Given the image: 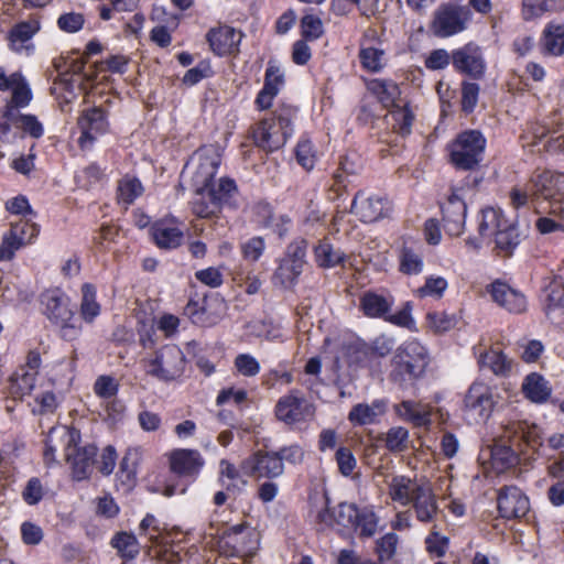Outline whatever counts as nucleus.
I'll list each match as a JSON object with an SVG mask.
<instances>
[{
  "label": "nucleus",
  "mask_w": 564,
  "mask_h": 564,
  "mask_svg": "<svg viewBox=\"0 0 564 564\" xmlns=\"http://www.w3.org/2000/svg\"><path fill=\"white\" fill-rule=\"evenodd\" d=\"M97 454L98 447L95 444L74 445L73 448L70 443L68 444L66 460L70 466L73 479L82 481L90 478Z\"/></svg>",
  "instance_id": "nucleus-24"
},
{
  "label": "nucleus",
  "mask_w": 564,
  "mask_h": 564,
  "mask_svg": "<svg viewBox=\"0 0 564 564\" xmlns=\"http://www.w3.org/2000/svg\"><path fill=\"white\" fill-rule=\"evenodd\" d=\"M119 381L110 375H100L94 382L93 391L101 400H110L119 392Z\"/></svg>",
  "instance_id": "nucleus-60"
},
{
  "label": "nucleus",
  "mask_w": 564,
  "mask_h": 564,
  "mask_svg": "<svg viewBox=\"0 0 564 564\" xmlns=\"http://www.w3.org/2000/svg\"><path fill=\"white\" fill-rule=\"evenodd\" d=\"M106 177L104 170L93 162L75 174L76 184L85 189H90L100 184Z\"/></svg>",
  "instance_id": "nucleus-56"
},
{
  "label": "nucleus",
  "mask_w": 564,
  "mask_h": 564,
  "mask_svg": "<svg viewBox=\"0 0 564 564\" xmlns=\"http://www.w3.org/2000/svg\"><path fill=\"white\" fill-rule=\"evenodd\" d=\"M521 390L528 400L536 404L545 403L552 393L549 381L538 372L525 376Z\"/></svg>",
  "instance_id": "nucleus-38"
},
{
  "label": "nucleus",
  "mask_w": 564,
  "mask_h": 564,
  "mask_svg": "<svg viewBox=\"0 0 564 564\" xmlns=\"http://www.w3.org/2000/svg\"><path fill=\"white\" fill-rule=\"evenodd\" d=\"M412 498L410 506L414 510L416 520L421 523L433 522L438 512V505L430 484L424 482L421 488H416Z\"/></svg>",
  "instance_id": "nucleus-28"
},
{
  "label": "nucleus",
  "mask_w": 564,
  "mask_h": 564,
  "mask_svg": "<svg viewBox=\"0 0 564 564\" xmlns=\"http://www.w3.org/2000/svg\"><path fill=\"white\" fill-rule=\"evenodd\" d=\"M241 469L249 477L274 479L284 474L285 467L276 451L258 449L241 462Z\"/></svg>",
  "instance_id": "nucleus-15"
},
{
  "label": "nucleus",
  "mask_w": 564,
  "mask_h": 564,
  "mask_svg": "<svg viewBox=\"0 0 564 564\" xmlns=\"http://www.w3.org/2000/svg\"><path fill=\"white\" fill-rule=\"evenodd\" d=\"M388 116L391 118V129L402 138L412 133V127L415 121V113L411 101L405 100L388 109Z\"/></svg>",
  "instance_id": "nucleus-35"
},
{
  "label": "nucleus",
  "mask_w": 564,
  "mask_h": 564,
  "mask_svg": "<svg viewBox=\"0 0 564 564\" xmlns=\"http://www.w3.org/2000/svg\"><path fill=\"white\" fill-rule=\"evenodd\" d=\"M86 324H94L101 314V304L97 300L95 284L85 282L80 286V303L77 312Z\"/></svg>",
  "instance_id": "nucleus-37"
},
{
  "label": "nucleus",
  "mask_w": 564,
  "mask_h": 564,
  "mask_svg": "<svg viewBox=\"0 0 564 564\" xmlns=\"http://www.w3.org/2000/svg\"><path fill=\"white\" fill-rule=\"evenodd\" d=\"M365 86L384 109H389L402 101L401 88L391 78L366 79Z\"/></svg>",
  "instance_id": "nucleus-29"
},
{
  "label": "nucleus",
  "mask_w": 564,
  "mask_h": 564,
  "mask_svg": "<svg viewBox=\"0 0 564 564\" xmlns=\"http://www.w3.org/2000/svg\"><path fill=\"white\" fill-rule=\"evenodd\" d=\"M40 29L41 24L37 19L15 23L8 32L10 48L20 51L14 47L15 43H25L30 41L40 31Z\"/></svg>",
  "instance_id": "nucleus-49"
},
{
  "label": "nucleus",
  "mask_w": 564,
  "mask_h": 564,
  "mask_svg": "<svg viewBox=\"0 0 564 564\" xmlns=\"http://www.w3.org/2000/svg\"><path fill=\"white\" fill-rule=\"evenodd\" d=\"M208 196L218 203V206L223 210L224 207L237 209L239 204L237 196L239 194L238 186L235 180L230 177H220L218 183L214 184L206 191Z\"/></svg>",
  "instance_id": "nucleus-36"
},
{
  "label": "nucleus",
  "mask_w": 564,
  "mask_h": 564,
  "mask_svg": "<svg viewBox=\"0 0 564 564\" xmlns=\"http://www.w3.org/2000/svg\"><path fill=\"white\" fill-rule=\"evenodd\" d=\"M83 323H85L77 310L74 308L66 317H63L53 327L57 336L65 341L78 340L83 334Z\"/></svg>",
  "instance_id": "nucleus-46"
},
{
  "label": "nucleus",
  "mask_w": 564,
  "mask_h": 564,
  "mask_svg": "<svg viewBox=\"0 0 564 564\" xmlns=\"http://www.w3.org/2000/svg\"><path fill=\"white\" fill-rule=\"evenodd\" d=\"M564 310V284L552 281L544 289L543 311L550 322H557Z\"/></svg>",
  "instance_id": "nucleus-40"
},
{
  "label": "nucleus",
  "mask_w": 564,
  "mask_h": 564,
  "mask_svg": "<svg viewBox=\"0 0 564 564\" xmlns=\"http://www.w3.org/2000/svg\"><path fill=\"white\" fill-rule=\"evenodd\" d=\"M497 509L502 519H521L530 511V500L519 487L502 486L497 495Z\"/></svg>",
  "instance_id": "nucleus-18"
},
{
  "label": "nucleus",
  "mask_w": 564,
  "mask_h": 564,
  "mask_svg": "<svg viewBox=\"0 0 564 564\" xmlns=\"http://www.w3.org/2000/svg\"><path fill=\"white\" fill-rule=\"evenodd\" d=\"M399 536L394 532H388L375 542L377 561L375 564H384L391 561L397 554Z\"/></svg>",
  "instance_id": "nucleus-51"
},
{
  "label": "nucleus",
  "mask_w": 564,
  "mask_h": 564,
  "mask_svg": "<svg viewBox=\"0 0 564 564\" xmlns=\"http://www.w3.org/2000/svg\"><path fill=\"white\" fill-rule=\"evenodd\" d=\"M383 50L369 46L361 47L358 56L364 69L369 73H379L383 68Z\"/></svg>",
  "instance_id": "nucleus-61"
},
{
  "label": "nucleus",
  "mask_w": 564,
  "mask_h": 564,
  "mask_svg": "<svg viewBox=\"0 0 564 564\" xmlns=\"http://www.w3.org/2000/svg\"><path fill=\"white\" fill-rule=\"evenodd\" d=\"M42 304L44 305L43 314L52 326L63 319V317H66L75 308L70 303V299L59 290L45 292L42 295Z\"/></svg>",
  "instance_id": "nucleus-30"
},
{
  "label": "nucleus",
  "mask_w": 564,
  "mask_h": 564,
  "mask_svg": "<svg viewBox=\"0 0 564 564\" xmlns=\"http://www.w3.org/2000/svg\"><path fill=\"white\" fill-rule=\"evenodd\" d=\"M141 447H129L122 456L116 473V488L123 494H130L138 482V471L142 463Z\"/></svg>",
  "instance_id": "nucleus-23"
},
{
  "label": "nucleus",
  "mask_w": 564,
  "mask_h": 564,
  "mask_svg": "<svg viewBox=\"0 0 564 564\" xmlns=\"http://www.w3.org/2000/svg\"><path fill=\"white\" fill-rule=\"evenodd\" d=\"M243 33L227 24L210 28L206 41L210 51L219 57L237 55Z\"/></svg>",
  "instance_id": "nucleus-19"
},
{
  "label": "nucleus",
  "mask_w": 564,
  "mask_h": 564,
  "mask_svg": "<svg viewBox=\"0 0 564 564\" xmlns=\"http://www.w3.org/2000/svg\"><path fill=\"white\" fill-rule=\"evenodd\" d=\"M384 413V406L381 401L375 400L371 404L358 403L354 405L348 413V421L354 426H364L375 424L378 416Z\"/></svg>",
  "instance_id": "nucleus-42"
},
{
  "label": "nucleus",
  "mask_w": 564,
  "mask_h": 564,
  "mask_svg": "<svg viewBox=\"0 0 564 564\" xmlns=\"http://www.w3.org/2000/svg\"><path fill=\"white\" fill-rule=\"evenodd\" d=\"M496 403L491 388L484 382L475 381L466 391L462 410L467 420L485 423L491 416Z\"/></svg>",
  "instance_id": "nucleus-8"
},
{
  "label": "nucleus",
  "mask_w": 564,
  "mask_h": 564,
  "mask_svg": "<svg viewBox=\"0 0 564 564\" xmlns=\"http://www.w3.org/2000/svg\"><path fill=\"white\" fill-rule=\"evenodd\" d=\"M532 193L550 200L551 213L564 219V174L543 171L531 178Z\"/></svg>",
  "instance_id": "nucleus-11"
},
{
  "label": "nucleus",
  "mask_w": 564,
  "mask_h": 564,
  "mask_svg": "<svg viewBox=\"0 0 564 564\" xmlns=\"http://www.w3.org/2000/svg\"><path fill=\"white\" fill-rule=\"evenodd\" d=\"M274 415L286 425L306 423L315 415V406L299 390L293 389L278 400Z\"/></svg>",
  "instance_id": "nucleus-10"
},
{
  "label": "nucleus",
  "mask_w": 564,
  "mask_h": 564,
  "mask_svg": "<svg viewBox=\"0 0 564 564\" xmlns=\"http://www.w3.org/2000/svg\"><path fill=\"white\" fill-rule=\"evenodd\" d=\"M241 471L243 473L241 468L239 469L228 459H221L219 463L218 481L227 491H232L237 487L235 482H240L241 486H246L247 480L243 479Z\"/></svg>",
  "instance_id": "nucleus-53"
},
{
  "label": "nucleus",
  "mask_w": 564,
  "mask_h": 564,
  "mask_svg": "<svg viewBox=\"0 0 564 564\" xmlns=\"http://www.w3.org/2000/svg\"><path fill=\"white\" fill-rule=\"evenodd\" d=\"M302 271V267L282 258L274 272V280L285 289L292 288L296 284Z\"/></svg>",
  "instance_id": "nucleus-57"
},
{
  "label": "nucleus",
  "mask_w": 564,
  "mask_h": 564,
  "mask_svg": "<svg viewBox=\"0 0 564 564\" xmlns=\"http://www.w3.org/2000/svg\"><path fill=\"white\" fill-rule=\"evenodd\" d=\"M544 131L541 137L547 134L561 133L558 137L552 139L553 148L564 153V116L561 110H556L549 116L543 124Z\"/></svg>",
  "instance_id": "nucleus-52"
},
{
  "label": "nucleus",
  "mask_w": 564,
  "mask_h": 564,
  "mask_svg": "<svg viewBox=\"0 0 564 564\" xmlns=\"http://www.w3.org/2000/svg\"><path fill=\"white\" fill-rule=\"evenodd\" d=\"M301 36L305 41H316L324 34L321 18L313 13H305L300 20Z\"/></svg>",
  "instance_id": "nucleus-59"
},
{
  "label": "nucleus",
  "mask_w": 564,
  "mask_h": 564,
  "mask_svg": "<svg viewBox=\"0 0 564 564\" xmlns=\"http://www.w3.org/2000/svg\"><path fill=\"white\" fill-rule=\"evenodd\" d=\"M539 50L544 57L564 56V22L552 20L545 24L539 37Z\"/></svg>",
  "instance_id": "nucleus-27"
},
{
  "label": "nucleus",
  "mask_w": 564,
  "mask_h": 564,
  "mask_svg": "<svg viewBox=\"0 0 564 564\" xmlns=\"http://www.w3.org/2000/svg\"><path fill=\"white\" fill-rule=\"evenodd\" d=\"M442 225L451 237H459L465 230L467 205L465 199L457 194V189L440 203Z\"/></svg>",
  "instance_id": "nucleus-16"
},
{
  "label": "nucleus",
  "mask_w": 564,
  "mask_h": 564,
  "mask_svg": "<svg viewBox=\"0 0 564 564\" xmlns=\"http://www.w3.org/2000/svg\"><path fill=\"white\" fill-rule=\"evenodd\" d=\"M314 257L317 267L332 269L345 263L347 256L340 249H335L327 238L318 241L314 247Z\"/></svg>",
  "instance_id": "nucleus-43"
},
{
  "label": "nucleus",
  "mask_w": 564,
  "mask_h": 564,
  "mask_svg": "<svg viewBox=\"0 0 564 564\" xmlns=\"http://www.w3.org/2000/svg\"><path fill=\"white\" fill-rule=\"evenodd\" d=\"M285 85V76L280 66L269 62L264 72L263 86L258 91L253 105L256 110H269Z\"/></svg>",
  "instance_id": "nucleus-20"
},
{
  "label": "nucleus",
  "mask_w": 564,
  "mask_h": 564,
  "mask_svg": "<svg viewBox=\"0 0 564 564\" xmlns=\"http://www.w3.org/2000/svg\"><path fill=\"white\" fill-rule=\"evenodd\" d=\"M288 361H281L276 368L268 370L262 376V386L267 389H272L278 383L291 384L294 377L292 370L288 369Z\"/></svg>",
  "instance_id": "nucleus-58"
},
{
  "label": "nucleus",
  "mask_w": 564,
  "mask_h": 564,
  "mask_svg": "<svg viewBox=\"0 0 564 564\" xmlns=\"http://www.w3.org/2000/svg\"><path fill=\"white\" fill-rule=\"evenodd\" d=\"M285 85V76L280 66L269 62L264 72L263 86L258 91L253 105L256 110H269Z\"/></svg>",
  "instance_id": "nucleus-21"
},
{
  "label": "nucleus",
  "mask_w": 564,
  "mask_h": 564,
  "mask_svg": "<svg viewBox=\"0 0 564 564\" xmlns=\"http://www.w3.org/2000/svg\"><path fill=\"white\" fill-rule=\"evenodd\" d=\"M77 127L80 131L78 147L82 150L90 149L100 135L109 131L108 111L97 106L84 109L78 116Z\"/></svg>",
  "instance_id": "nucleus-12"
},
{
  "label": "nucleus",
  "mask_w": 564,
  "mask_h": 564,
  "mask_svg": "<svg viewBox=\"0 0 564 564\" xmlns=\"http://www.w3.org/2000/svg\"><path fill=\"white\" fill-rule=\"evenodd\" d=\"M505 436L520 451L527 447L538 453L544 444L543 429L528 419L510 420L505 426Z\"/></svg>",
  "instance_id": "nucleus-14"
},
{
  "label": "nucleus",
  "mask_w": 564,
  "mask_h": 564,
  "mask_svg": "<svg viewBox=\"0 0 564 564\" xmlns=\"http://www.w3.org/2000/svg\"><path fill=\"white\" fill-rule=\"evenodd\" d=\"M460 93L462 111L466 115L474 112L479 99V85L475 82L463 80L460 84Z\"/></svg>",
  "instance_id": "nucleus-62"
},
{
  "label": "nucleus",
  "mask_w": 564,
  "mask_h": 564,
  "mask_svg": "<svg viewBox=\"0 0 564 564\" xmlns=\"http://www.w3.org/2000/svg\"><path fill=\"white\" fill-rule=\"evenodd\" d=\"M478 235L482 238L494 237L492 251L502 258L511 257L521 242L518 226L511 223L500 208L481 209Z\"/></svg>",
  "instance_id": "nucleus-3"
},
{
  "label": "nucleus",
  "mask_w": 564,
  "mask_h": 564,
  "mask_svg": "<svg viewBox=\"0 0 564 564\" xmlns=\"http://www.w3.org/2000/svg\"><path fill=\"white\" fill-rule=\"evenodd\" d=\"M37 376L24 369L18 368L9 380V394L14 400H22L30 395L35 388Z\"/></svg>",
  "instance_id": "nucleus-45"
},
{
  "label": "nucleus",
  "mask_w": 564,
  "mask_h": 564,
  "mask_svg": "<svg viewBox=\"0 0 564 564\" xmlns=\"http://www.w3.org/2000/svg\"><path fill=\"white\" fill-rule=\"evenodd\" d=\"M477 364L480 370H489L500 378L509 377L513 366L512 360L502 350L492 347L479 355Z\"/></svg>",
  "instance_id": "nucleus-33"
},
{
  "label": "nucleus",
  "mask_w": 564,
  "mask_h": 564,
  "mask_svg": "<svg viewBox=\"0 0 564 564\" xmlns=\"http://www.w3.org/2000/svg\"><path fill=\"white\" fill-rule=\"evenodd\" d=\"M487 139L478 129H465L446 144L447 162L456 171L475 172L485 159Z\"/></svg>",
  "instance_id": "nucleus-4"
},
{
  "label": "nucleus",
  "mask_w": 564,
  "mask_h": 564,
  "mask_svg": "<svg viewBox=\"0 0 564 564\" xmlns=\"http://www.w3.org/2000/svg\"><path fill=\"white\" fill-rule=\"evenodd\" d=\"M398 261L399 271L405 275H416L423 271V254L420 249L403 245Z\"/></svg>",
  "instance_id": "nucleus-47"
},
{
  "label": "nucleus",
  "mask_w": 564,
  "mask_h": 564,
  "mask_svg": "<svg viewBox=\"0 0 564 564\" xmlns=\"http://www.w3.org/2000/svg\"><path fill=\"white\" fill-rule=\"evenodd\" d=\"M391 204L386 196L366 195L364 189L358 191L351 202V213L362 223H375L389 215Z\"/></svg>",
  "instance_id": "nucleus-17"
},
{
  "label": "nucleus",
  "mask_w": 564,
  "mask_h": 564,
  "mask_svg": "<svg viewBox=\"0 0 564 564\" xmlns=\"http://www.w3.org/2000/svg\"><path fill=\"white\" fill-rule=\"evenodd\" d=\"M196 197L191 202L192 213L203 219L218 218L221 209L212 196L208 194H195Z\"/></svg>",
  "instance_id": "nucleus-50"
},
{
  "label": "nucleus",
  "mask_w": 564,
  "mask_h": 564,
  "mask_svg": "<svg viewBox=\"0 0 564 564\" xmlns=\"http://www.w3.org/2000/svg\"><path fill=\"white\" fill-rule=\"evenodd\" d=\"M424 482H419L416 479L405 475L393 476L388 486L389 497L393 502L400 506H410L412 497L416 492V488H421Z\"/></svg>",
  "instance_id": "nucleus-34"
},
{
  "label": "nucleus",
  "mask_w": 564,
  "mask_h": 564,
  "mask_svg": "<svg viewBox=\"0 0 564 564\" xmlns=\"http://www.w3.org/2000/svg\"><path fill=\"white\" fill-rule=\"evenodd\" d=\"M144 193L140 178L135 175L124 174L117 183L116 199L119 205L128 208Z\"/></svg>",
  "instance_id": "nucleus-41"
},
{
  "label": "nucleus",
  "mask_w": 564,
  "mask_h": 564,
  "mask_svg": "<svg viewBox=\"0 0 564 564\" xmlns=\"http://www.w3.org/2000/svg\"><path fill=\"white\" fill-rule=\"evenodd\" d=\"M431 364L429 349L416 338L400 344L388 366V381L401 390L414 388L427 372Z\"/></svg>",
  "instance_id": "nucleus-2"
},
{
  "label": "nucleus",
  "mask_w": 564,
  "mask_h": 564,
  "mask_svg": "<svg viewBox=\"0 0 564 564\" xmlns=\"http://www.w3.org/2000/svg\"><path fill=\"white\" fill-rule=\"evenodd\" d=\"M299 116L300 108L296 105L278 102L268 117L251 128L253 144L265 153L279 151L293 137Z\"/></svg>",
  "instance_id": "nucleus-1"
},
{
  "label": "nucleus",
  "mask_w": 564,
  "mask_h": 564,
  "mask_svg": "<svg viewBox=\"0 0 564 564\" xmlns=\"http://www.w3.org/2000/svg\"><path fill=\"white\" fill-rule=\"evenodd\" d=\"M492 465L498 471H505L518 463V455L510 446L497 447L491 453Z\"/></svg>",
  "instance_id": "nucleus-63"
},
{
  "label": "nucleus",
  "mask_w": 564,
  "mask_h": 564,
  "mask_svg": "<svg viewBox=\"0 0 564 564\" xmlns=\"http://www.w3.org/2000/svg\"><path fill=\"white\" fill-rule=\"evenodd\" d=\"M109 544L116 550L119 557H126L127 560H135L141 551L140 542L132 532H116Z\"/></svg>",
  "instance_id": "nucleus-44"
},
{
  "label": "nucleus",
  "mask_w": 564,
  "mask_h": 564,
  "mask_svg": "<svg viewBox=\"0 0 564 564\" xmlns=\"http://www.w3.org/2000/svg\"><path fill=\"white\" fill-rule=\"evenodd\" d=\"M296 163L305 171H312L316 164V150L310 138L302 135L294 149Z\"/></svg>",
  "instance_id": "nucleus-54"
},
{
  "label": "nucleus",
  "mask_w": 564,
  "mask_h": 564,
  "mask_svg": "<svg viewBox=\"0 0 564 564\" xmlns=\"http://www.w3.org/2000/svg\"><path fill=\"white\" fill-rule=\"evenodd\" d=\"M285 85V76L280 66L269 62L264 72L263 86L258 91L253 105L256 110H269Z\"/></svg>",
  "instance_id": "nucleus-22"
},
{
  "label": "nucleus",
  "mask_w": 564,
  "mask_h": 564,
  "mask_svg": "<svg viewBox=\"0 0 564 564\" xmlns=\"http://www.w3.org/2000/svg\"><path fill=\"white\" fill-rule=\"evenodd\" d=\"M564 10V0H522V18L530 21L542 17L546 12Z\"/></svg>",
  "instance_id": "nucleus-48"
},
{
  "label": "nucleus",
  "mask_w": 564,
  "mask_h": 564,
  "mask_svg": "<svg viewBox=\"0 0 564 564\" xmlns=\"http://www.w3.org/2000/svg\"><path fill=\"white\" fill-rule=\"evenodd\" d=\"M379 517L370 507L356 503H339V525L351 529L360 539L372 538L378 529Z\"/></svg>",
  "instance_id": "nucleus-9"
},
{
  "label": "nucleus",
  "mask_w": 564,
  "mask_h": 564,
  "mask_svg": "<svg viewBox=\"0 0 564 564\" xmlns=\"http://www.w3.org/2000/svg\"><path fill=\"white\" fill-rule=\"evenodd\" d=\"M214 75L210 62L208 59L200 61L195 67L189 68L183 76L182 82L185 86H195L205 78Z\"/></svg>",
  "instance_id": "nucleus-64"
},
{
  "label": "nucleus",
  "mask_w": 564,
  "mask_h": 564,
  "mask_svg": "<svg viewBox=\"0 0 564 564\" xmlns=\"http://www.w3.org/2000/svg\"><path fill=\"white\" fill-rule=\"evenodd\" d=\"M144 372L161 382H173L180 380L187 366V359L180 346L164 344L152 355L142 359Z\"/></svg>",
  "instance_id": "nucleus-6"
},
{
  "label": "nucleus",
  "mask_w": 564,
  "mask_h": 564,
  "mask_svg": "<svg viewBox=\"0 0 564 564\" xmlns=\"http://www.w3.org/2000/svg\"><path fill=\"white\" fill-rule=\"evenodd\" d=\"M453 69L471 80H480L486 75L487 64L482 50L474 42H468L453 50Z\"/></svg>",
  "instance_id": "nucleus-13"
},
{
  "label": "nucleus",
  "mask_w": 564,
  "mask_h": 564,
  "mask_svg": "<svg viewBox=\"0 0 564 564\" xmlns=\"http://www.w3.org/2000/svg\"><path fill=\"white\" fill-rule=\"evenodd\" d=\"M393 300L378 294L373 291L365 292L359 300V308L369 318H382L390 313Z\"/></svg>",
  "instance_id": "nucleus-39"
},
{
  "label": "nucleus",
  "mask_w": 564,
  "mask_h": 564,
  "mask_svg": "<svg viewBox=\"0 0 564 564\" xmlns=\"http://www.w3.org/2000/svg\"><path fill=\"white\" fill-rule=\"evenodd\" d=\"M470 19L471 11L468 7L445 2L434 11L430 30L434 36L447 39L465 31Z\"/></svg>",
  "instance_id": "nucleus-7"
},
{
  "label": "nucleus",
  "mask_w": 564,
  "mask_h": 564,
  "mask_svg": "<svg viewBox=\"0 0 564 564\" xmlns=\"http://www.w3.org/2000/svg\"><path fill=\"white\" fill-rule=\"evenodd\" d=\"M119 235V228L112 224H102L91 238V248L97 253L109 250L110 243L115 242Z\"/></svg>",
  "instance_id": "nucleus-55"
},
{
  "label": "nucleus",
  "mask_w": 564,
  "mask_h": 564,
  "mask_svg": "<svg viewBox=\"0 0 564 564\" xmlns=\"http://www.w3.org/2000/svg\"><path fill=\"white\" fill-rule=\"evenodd\" d=\"M176 219H159L150 227V236L159 249L173 250L178 248L184 239L183 230L174 225Z\"/></svg>",
  "instance_id": "nucleus-26"
},
{
  "label": "nucleus",
  "mask_w": 564,
  "mask_h": 564,
  "mask_svg": "<svg viewBox=\"0 0 564 564\" xmlns=\"http://www.w3.org/2000/svg\"><path fill=\"white\" fill-rule=\"evenodd\" d=\"M492 301L500 307L512 314H521L527 311L528 302L525 295L511 288L508 283L496 280L487 289Z\"/></svg>",
  "instance_id": "nucleus-25"
},
{
  "label": "nucleus",
  "mask_w": 564,
  "mask_h": 564,
  "mask_svg": "<svg viewBox=\"0 0 564 564\" xmlns=\"http://www.w3.org/2000/svg\"><path fill=\"white\" fill-rule=\"evenodd\" d=\"M166 458L170 474L177 479V482L165 487V496L185 494L187 488L198 479L205 466L204 456L195 448H174L166 454Z\"/></svg>",
  "instance_id": "nucleus-5"
},
{
  "label": "nucleus",
  "mask_w": 564,
  "mask_h": 564,
  "mask_svg": "<svg viewBox=\"0 0 564 564\" xmlns=\"http://www.w3.org/2000/svg\"><path fill=\"white\" fill-rule=\"evenodd\" d=\"M219 164L220 161L218 158L199 155V163L192 176L195 194H206V191L215 182Z\"/></svg>",
  "instance_id": "nucleus-31"
},
{
  "label": "nucleus",
  "mask_w": 564,
  "mask_h": 564,
  "mask_svg": "<svg viewBox=\"0 0 564 564\" xmlns=\"http://www.w3.org/2000/svg\"><path fill=\"white\" fill-rule=\"evenodd\" d=\"M259 541L254 531H248L239 538L224 540L220 545L221 554L227 557L245 560L254 555Z\"/></svg>",
  "instance_id": "nucleus-32"
}]
</instances>
